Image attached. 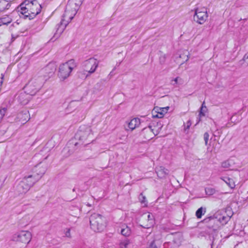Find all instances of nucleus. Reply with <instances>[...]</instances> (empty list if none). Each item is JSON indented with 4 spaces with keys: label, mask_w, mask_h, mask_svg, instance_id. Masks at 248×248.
I'll use <instances>...</instances> for the list:
<instances>
[{
    "label": "nucleus",
    "mask_w": 248,
    "mask_h": 248,
    "mask_svg": "<svg viewBox=\"0 0 248 248\" xmlns=\"http://www.w3.org/2000/svg\"><path fill=\"white\" fill-rule=\"evenodd\" d=\"M83 1V0H70L68 1L61 22L56 25L54 37L57 38L60 37L67 25L77 14Z\"/></svg>",
    "instance_id": "f257e3e1"
},
{
    "label": "nucleus",
    "mask_w": 248,
    "mask_h": 248,
    "mask_svg": "<svg viewBox=\"0 0 248 248\" xmlns=\"http://www.w3.org/2000/svg\"><path fill=\"white\" fill-rule=\"evenodd\" d=\"M20 13L31 19L40 13L42 7L36 0H25L20 5Z\"/></svg>",
    "instance_id": "f03ea898"
},
{
    "label": "nucleus",
    "mask_w": 248,
    "mask_h": 248,
    "mask_svg": "<svg viewBox=\"0 0 248 248\" xmlns=\"http://www.w3.org/2000/svg\"><path fill=\"white\" fill-rule=\"evenodd\" d=\"M90 223L91 229L95 232H102L106 226L105 217L99 214H92L90 217Z\"/></svg>",
    "instance_id": "7ed1b4c3"
},
{
    "label": "nucleus",
    "mask_w": 248,
    "mask_h": 248,
    "mask_svg": "<svg viewBox=\"0 0 248 248\" xmlns=\"http://www.w3.org/2000/svg\"><path fill=\"white\" fill-rule=\"evenodd\" d=\"M35 175H29L25 177L16 186L19 194L26 193L30 188L39 180V177L35 178Z\"/></svg>",
    "instance_id": "20e7f679"
},
{
    "label": "nucleus",
    "mask_w": 248,
    "mask_h": 248,
    "mask_svg": "<svg viewBox=\"0 0 248 248\" xmlns=\"http://www.w3.org/2000/svg\"><path fill=\"white\" fill-rule=\"evenodd\" d=\"M92 137L91 128L85 125L80 126L76 134V138L85 144H88L92 141Z\"/></svg>",
    "instance_id": "39448f33"
},
{
    "label": "nucleus",
    "mask_w": 248,
    "mask_h": 248,
    "mask_svg": "<svg viewBox=\"0 0 248 248\" xmlns=\"http://www.w3.org/2000/svg\"><path fill=\"white\" fill-rule=\"evenodd\" d=\"M76 67L75 61L71 59L60 65L58 76L61 80H64L70 75L71 72Z\"/></svg>",
    "instance_id": "423d86ee"
},
{
    "label": "nucleus",
    "mask_w": 248,
    "mask_h": 248,
    "mask_svg": "<svg viewBox=\"0 0 248 248\" xmlns=\"http://www.w3.org/2000/svg\"><path fill=\"white\" fill-rule=\"evenodd\" d=\"M56 68L53 64L49 63L40 72V75L34 76L32 79H35L36 85L40 80L43 81V83L52 76L55 71Z\"/></svg>",
    "instance_id": "0eeeda50"
},
{
    "label": "nucleus",
    "mask_w": 248,
    "mask_h": 248,
    "mask_svg": "<svg viewBox=\"0 0 248 248\" xmlns=\"http://www.w3.org/2000/svg\"><path fill=\"white\" fill-rule=\"evenodd\" d=\"M31 239V234L28 231H21L14 234L12 236V240L21 242L25 245L28 244Z\"/></svg>",
    "instance_id": "6e6552de"
},
{
    "label": "nucleus",
    "mask_w": 248,
    "mask_h": 248,
    "mask_svg": "<svg viewBox=\"0 0 248 248\" xmlns=\"http://www.w3.org/2000/svg\"><path fill=\"white\" fill-rule=\"evenodd\" d=\"M35 83V79H31L24 87L25 91L30 95H34L40 90L43 84V81H39L36 85H34Z\"/></svg>",
    "instance_id": "1a4fd4ad"
},
{
    "label": "nucleus",
    "mask_w": 248,
    "mask_h": 248,
    "mask_svg": "<svg viewBox=\"0 0 248 248\" xmlns=\"http://www.w3.org/2000/svg\"><path fill=\"white\" fill-rule=\"evenodd\" d=\"M208 14L205 9H196L194 15V20L200 24H203L208 18Z\"/></svg>",
    "instance_id": "9d476101"
},
{
    "label": "nucleus",
    "mask_w": 248,
    "mask_h": 248,
    "mask_svg": "<svg viewBox=\"0 0 248 248\" xmlns=\"http://www.w3.org/2000/svg\"><path fill=\"white\" fill-rule=\"evenodd\" d=\"M98 62L94 58H90L85 61L83 63V66L85 69L88 70V73L92 74L94 72L98 67Z\"/></svg>",
    "instance_id": "9b49d317"
},
{
    "label": "nucleus",
    "mask_w": 248,
    "mask_h": 248,
    "mask_svg": "<svg viewBox=\"0 0 248 248\" xmlns=\"http://www.w3.org/2000/svg\"><path fill=\"white\" fill-rule=\"evenodd\" d=\"M217 220L222 225L226 224L230 220L229 217H227L226 215H224L221 211L217 212L213 217H210L208 218H205L204 221L207 222L211 220Z\"/></svg>",
    "instance_id": "f8f14e48"
},
{
    "label": "nucleus",
    "mask_w": 248,
    "mask_h": 248,
    "mask_svg": "<svg viewBox=\"0 0 248 248\" xmlns=\"http://www.w3.org/2000/svg\"><path fill=\"white\" fill-rule=\"evenodd\" d=\"M142 217L144 220L143 224L140 225L142 228L148 229L154 225L155 223L154 217L152 214L144 213L142 215Z\"/></svg>",
    "instance_id": "ddd939ff"
},
{
    "label": "nucleus",
    "mask_w": 248,
    "mask_h": 248,
    "mask_svg": "<svg viewBox=\"0 0 248 248\" xmlns=\"http://www.w3.org/2000/svg\"><path fill=\"white\" fill-rule=\"evenodd\" d=\"M47 169V166L44 163H40L35 166L34 171L36 172L35 178L39 177V179L45 174Z\"/></svg>",
    "instance_id": "4468645a"
},
{
    "label": "nucleus",
    "mask_w": 248,
    "mask_h": 248,
    "mask_svg": "<svg viewBox=\"0 0 248 248\" xmlns=\"http://www.w3.org/2000/svg\"><path fill=\"white\" fill-rule=\"evenodd\" d=\"M141 135H143L144 138L146 140H149L152 139L155 135L153 132V129L150 125L147 127L144 128L142 129Z\"/></svg>",
    "instance_id": "2eb2a0df"
},
{
    "label": "nucleus",
    "mask_w": 248,
    "mask_h": 248,
    "mask_svg": "<svg viewBox=\"0 0 248 248\" xmlns=\"http://www.w3.org/2000/svg\"><path fill=\"white\" fill-rule=\"evenodd\" d=\"M30 98L31 95L25 91L21 92L17 97L18 102L23 105L27 104Z\"/></svg>",
    "instance_id": "dca6fc26"
},
{
    "label": "nucleus",
    "mask_w": 248,
    "mask_h": 248,
    "mask_svg": "<svg viewBox=\"0 0 248 248\" xmlns=\"http://www.w3.org/2000/svg\"><path fill=\"white\" fill-rule=\"evenodd\" d=\"M169 107H167L166 108H155L154 110L155 112H157V114L156 115L153 114V117L155 118H162L164 114L167 113L168 110L169 109Z\"/></svg>",
    "instance_id": "f3484780"
},
{
    "label": "nucleus",
    "mask_w": 248,
    "mask_h": 248,
    "mask_svg": "<svg viewBox=\"0 0 248 248\" xmlns=\"http://www.w3.org/2000/svg\"><path fill=\"white\" fill-rule=\"evenodd\" d=\"M156 172L157 176L160 178H165L169 173V170L162 166L156 168Z\"/></svg>",
    "instance_id": "a211bd4d"
},
{
    "label": "nucleus",
    "mask_w": 248,
    "mask_h": 248,
    "mask_svg": "<svg viewBox=\"0 0 248 248\" xmlns=\"http://www.w3.org/2000/svg\"><path fill=\"white\" fill-rule=\"evenodd\" d=\"M140 124V119L138 118H135L132 119L128 124L129 128L133 130L138 127Z\"/></svg>",
    "instance_id": "6ab92c4d"
},
{
    "label": "nucleus",
    "mask_w": 248,
    "mask_h": 248,
    "mask_svg": "<svg viewBox=\"0 0 248 248\" xmlns=\"http://www.w3.org/2000/svg\"><path fill=\"white\" fill-rule=\"evenodd\" d=\"M11 4L8 0H0V11L8 9Z\"/></svg>",
    "instance_id": "aec40b11"
},
{
    "label": "nucleus",
    "mask_w": 248,
    "mask_h": 248,
    "mask_svg": "<svg viewBox=\"0 0 248 248\" xmlns=\"http://www.w3.org/2000/svg\"><path fill=\"white\" fill-rule=\"evenodd\" d=\"M220 179L224 181L226 184L232 189L235 187V184L233 180L229 177H221Z\"/></svg>",
    "instance_id": "412c9836"
},
{
    "label": "nucleus",
    "mask_w": 248,
    "mask_h": 248,
    "mask_svg": "<svg viewBox=\"0 0 248 248\" xmlns=\"http://www.w3.org/2000/svg\"><path fill=\"white\" fill-rule=\"evenodd\" d=\"M12 21V18L8 15L0 18V24L8 25Z\"/></svg>",
    "instance_id": "4be33fe9"
},
{
    "label": "nucleus",
    "mask_w": 248,
    "mask_h": 248,
    "mask_svg": "<svg viewBox=\"0 0 248 248\" xmlns=\"http://www.w3.org/2000/svg\"><path fill=\"white\" fill-rule=\"evenodd\" d=\"M123 227V228H122L121 230V234L125 237L129 236L131 233L130 228L126 225H124Z\"/></svg>",
    "instance_id": "5701e85b"
},
{
    "label": "nucleus",
    "mask_w": 248,
    "mask_h": 248,
    "mask_svg": "<svg viewBox=\"0 0 248 248\" xmlns=\"http://www.w3.org/2000/svg\"><path fill=\"white\" fill-rule=\"evenodd\" d=\"M90 74L88 69H84L78 73V77L81 79H85Z\"/></svg>",
    "instance_id": "b1692460"
},
{
    "label": "nucleus",
    "mask_w": 248,
    "mask_h": 248,
    "mask_svg": "<svg viewBox=\"0 0 248 248\" xmlns=\"http://www.w3.org/2000/svg\"><path fill=\"white\" fill-rule=\"evenodd\" d=\"M224 215H226L227 217H229L230 220L231 217L232 216L233 213L232 211V209L230 207H227L225 208V210L223 212Z\"/></svg>",
    "instance_id": "393cba45"
},
{
    "label": "nucleus",
    "mask_w": 248,
    "mask_h": 248,
    "mask_svg": "<svg viewBox=\"0 0 248 248\" xmlns=\"http://www.w3.org/2000/svg\"><path fill=\"white\" fill-rule=\"evenodd\" d=\"M217 190L213 188L212 187H207L205 189V192L206 194L208 196H212L217 192Z\"/></svg>",
    "instance_id": "a878e982"
},
{
    "label": "nucleus",
    "mask_w": 248,
    "mask_h": 248,
    "mask_svg": "<svg viewBox=\"0 0 248 248\" xmlns=\"http://www.w3.org/2000/svg\"><path fill=\"white\" fill-rule=\"evenodd\" d=\"M205 212V208L203 209L202 207L199 208L196 212V217L198 218H201L202 215H204Z\"/></svg>",
    "instance_id": "bb28decb"
},
{
    "label": "nucleus",
    "mask_w": 248,
    "mask_h": 248,
    "mask_svg": "<svg viewBox=\"0 0 248 248\" xmlns=\"http://www.w3.org/2000/svg\"><path fill=\"white\" fill-rule=\"evenodd\" d=\"M139 199L141 204H143L144 206H147V201L146 197L143 195L142 193L140 194Z\"/></svg>",
    "instance_id": "cd10ccee"
},
{
    "label": "nucleus",
    "mask_w": 248,
    "mask_h": 248,
    "mask_svg": "<svg viewBox=\"0 0 248 248\" xmlns=\"http://www.w3.org/2000/svg\"><path fill=\"white\" fill-rule=\"evenodd\" d=\"M182 79L180 78L179 77H176L175 78H174V79H172L171 80V84H172L173 85H174L175 84H182Z\"/></svg>",
    "instance_id": "c85d7f7f"
},
{
    "label": "nucleus",
    "mask_w": 248,
    "mask_h": 248,
    "mask_svg": "<svg viewBox=\"0 0 248 248\" xmlns=\"http://www.w3.org/2000/svg\"><path fill=\"white\" fill-rule=\"evenodd\" d=\"M207 109L206 107H201L200 108V111L199 113V116H204L205 115V112L207 111Z\"/></svg>",
    "instance_id": "c756f323"
},
{
    "label": "nucleus",
    "mask_w": 248,
    "mask_h": 248,
    "mask_svg": "<svg viewBox=\"0 0 248 248\" xmlns=\"http://www.w3.org/2000/svg\"><path fill=\"white\" fill-rule=\"evenodd\" d=\"M130 244L129 240H125L120 244L121 248H127V246Z\"/></svg>",
    "instance_id": "7c9ffc66"
},
{
    "label": "nucleus",
    "mask_w": 248,
    "mask_h": 248,
    "mask_svg": "<svg viewBox=\"0 0 248 248\" xmlns=\"http://www.w3.org/2000/svg\"><path fill=\"white\" fill-rule=\"evenodd\" d=\"M231 166V164L228 160H226L222 162L221 167L225 169L229 168Z\"/></svg>",
    "instance_id": "2f4dec72"
},
{
    "label": "nucleus",
    "mask_w": 248,
    "mask_h": 248,
    "mask_svg": "<svg viewBox=\"0 0 248 248\" xmlns=\"http://www.w3.org/2000/svg\"><path fill=\"white\" fill-rule=\"evenodd\" d=\"M209 137V134L207 132H205L203 135V139H204V140L205 141V144L206 146L208 145Z\"/></svg>",
    "instance_id": "473e14b6"
},
{
    "label": "nucleus",
    "mask_w": 248,
    "mask_h": 248,
    "mask_svg": "<svg viewBox=\"0 0 248 248\" xmlns=\"http://www.w3.org/2000/svg\"><path fill=\"white\" fill-rule=\"evenodd\" d=\"M65 236L68 238H70L71 237L70 229H69V228L66 229V231L65 232Z\"/></svg>",
    "instance_id": "72a5a7b5"
},
{
    "label": "nucleus",
    "mask_w": 248,
    "mask_h": 248,
    "mask_svg": "<svg viewBox=\"0 0 248 248\" xmlns=\"http://www.w3.org/2000/svg\"><path fill=\"white\" fill-rule=\"evenodd\" d=\"M165 59H166V56L165 55H163V56H161L160 57V62L161 63H163L165 61Z\"/></svg>",
    "instance_id": "f704fd0d"
},
{
    "label": "nucleus",
    "mask_w": 248,
    "mask_h": 248,
    "mask_svg": "<svg viewBox=\"0 0 248 248\" xmlns=\"http://www.w3.org/2000/svg\"><path fill=\"white\" fill-rule=\"evenodd\" d=\"M150 248H157V246H156V245L155 244V242L154 241H153L150 245Z\"/></svg>",
    "instance_id": "c9c22d12"
},
{
    "label": "nucleus",
    "mask_w": 248,
    "mask_h": 248,
    "mask_svg": "<svg viewBox=\"0 0 248 248\" xmlns=\"http://www.w3.org/2000/svg\"><path fill=\"white\" fill-rule=\"evenodd\" d=\"M21 115H24L25 117H26V118H25V119L24 120V121H27V119H28V115H28V112H25L23 114H20L19 115V117H20V116Z\"/></svg>",
    "instance_id": "e433bc0d"
},
{
    "label": "nucleus",
    "mask_w": 248,
    "mask_h": 248,
    "mask_svg": "<svg viewBox=\"0 0 248 248\" xmlns=\"http://www.w3.org/2000/svg\"><path fill=\"white\" fill-rule=\"evenodd\" d=\"M186 124H187L186 129H188L191 124V123L190 121H187Z\"/></svg>",
    "instance_id": "4c0bfd02"
},
{
    "label": "nucleus",
    "mask_w": 248,
    "mask_h": 248,
    "mask_svg": "<svg viewBox=\"0 0 248 248\" xmlns=\"http://www.w3.org/2000/svg\"><path fill=\"white\" fill-rule=\"evenodd\" d=\"M243 59L244 60H247L248 59V53H246L244 56V58H243Z\"/></svg>",
    "instance_id": "58836bf2"
},
{
    "label": "nucleus",
    "mask_w": 248,
    "mask_h": 248,
    "mask_svg": "<svg viewBox=\"0 0 248 248\" xmlns=\"http://www.w3.org/2000/svg\"><path fill=\"white\" fill-rule=\"evenodd\" d=\"M2 74H1L0 75V84H2Z\"/></svg>",
    "instance_id": "ea45409f"
},
{
    "label": "nucleus",
    "mask_w": 248,
    "mask_h": 248,
    "mask_svg": "<svg viewBox=\"0 0 248 248\" xmlns=\"http://www.w3.org/2000/svg\"><path fill=\"white\" fill-rule=\"evenodd\" d=\"M98 89H100V88L101 87L100 84L97 83V84H96L95 88H98Z\"/></svg>",
    "instance_id": "a19ab883"
},
{
    "label": "nucleus",
    "mask_w": 248,
    "mask_h": 248,
    "mask_svg": "<svg viewBox=\"0 0 248 248\" xmlns=\"http://www.w3.org/2000/svg\"><path fill=\"white\" fill-rule=\"evenodd\" d=\"M186 61H187L189 59V54H186Z\"/></svg>",
    "instance_id": "79ce46f5"
},
{
    "label": "nucleus",
    "mask_w": 248,
    "mask_h": 248,
    "mask_svg": "<svg viewBox=\"0 0 248 248\" xmlns=\"http://www.w3.org/2000/svg\"><path fill=\"white\" fill-rule=\"evenodd\" d=\"M202 106L206 107V106L205 105V102L204 101L202 103L201 107H202Z\"/></svg>",
    "instance_id": "37998d69"
},
{
    "label": "nucleus",
    "mask_w": 248,
    "mask_h": 248,
    "mask_svg": "<svg viewBox=\"0 0 248 248\" xmlns=\"http://www.w3.org/2000/svg\"><path fill=\"white\" fill-rule=\"evenodd\" d=\"M233 117L232 116V118H231V120L232 121L233 120Z\"/></svg>",
    "instance_id": "c03bdc74"
},
{
    "label": "nucleus",
    "mask_w": 248,
    "mask_h": 248,
    "mask_svg": "<svg viewBox=\"0 0 248 248\" xmlns=\"http://www.w3.org/2000/svg\"><path fill=\"white\" fill-rule=\"evenodd\" d=\"M180 58H182V55L181 54V55H180Z\"/></svg>",
    "instance_id": "a18cd8bd"
},
{
    "label": "nucleus",
    "mask_w": 248,
    "mask_h": 248,
    "mask_svg": "<svg viewBox=\"0 0 248 248\" xmlns=\"http://www.w3.org/2000/svg\"><path fill=\"white\" fill-rule=\"evenodd\" d=\"M88 205L89 206H91V204H88Z\"/></svg>",
    "instance_id": "49530a36"
}]
</instances>
